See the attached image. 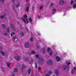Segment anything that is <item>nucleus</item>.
Here are the masks:
<instances>
[{
  "mask_svg": "<svg viewBox=\"0 0 76 76\" xmlns=\"http://www.w3.org/2000/svg\"><path fill=\"white\" fill-rule=\"evenodd\" d=\"M7 32H9V28H7Z\"/></svg>",
  "mask_w": 76,
  "mask_h": 76,
  "instance_id": "32",
  "label": "nucleus"
},
{
  "mask_svg": "<svg viewBox=\"0 0 76 76\" xmlns=\"http://www.w3.org/2000/svg\"><path fill=\"white\" fill-rule=\"evenodd\" d=\"M31 54H35V52L34 50H32L31 52Z\"/></svg>",
  "mask_w": 76,
  "mask_h": 76,
  "instance_id": "23",
  "label": "nucleus"
},
{
  "mask_svg": "<svg viewBox=\"0 0 76 76\" xmlns=\"http://www.w3.org/2000/svg\"><path fill=\"white\" fill-rule=\"evenodd\" d=\"M45 49H43V51H42L43 53H44V51H45Z\"/></svg>",
  "mask_w": 76,
  "mask_h": 76,
  "instance_id": "34",
  "label": "nucleus"
},
{
  "mask_svg": "<svg viewBox=\"0 0 76 76\" xmlns=\"http://www.w3.org/2000/svg\"><path fill=\"white\" fill-rule=\"evenodd\" d=\"M48 64H52V61L51 60H49L47 62Z\"/></svg>",
  "mask_w": 76,
  "mask_h": 76,
  "instance_id": "8",
  "label": "nucleus"
},
{
  "mask_svg": "<svg viewBox=\"0 0 76 76\" xmlns=\"http://www.w3.org/2000/svg\"><path fill=\"white\" fill-rule=\"evenodd\" d=\"M64 3V1H63V0H60L59 4H63Z\"/></svg>",
  "mask_w": 76,
  "mask_h": 76,
  "instance_id": "11",
  "label": "nucleus"
},
{
  "mask_svg": "<svg viewBox=\"0 0 76 76\" xmlns=\"http://www.w3.org/2000/svg\"><path fill=\"white\" fill-rule=\"evenodd\" d=\"M52 73V72H51V71H50L48 72V74L46 75V76H50V75H51V74Z\"/></svg>",
  "mask_w": 76,
  "mask_h": 76,
  "instance_id": "16",
  "label": "nucleus"
},
{
  "mask_svg": "<svg viewBox=\"0 0 76 76\" xmlns=\"http://www.w3.org/2000/svg\"><path fill=\"white\" fill-rule=\"evenodd\" d=\"M52 12L53 13H54V12H56V9H53Z\"/></svg>",
  "mask_w": 76,
  "mask_h": 76,
  "instance_id": "21",
  "label": "nucleus"
},
{
  "mask_svg": "<svg viewBox=\"0 0 76 76\" xmlns=\"http://www.w3.org/2000/svg\"><path fill=\"white\" fill-rule=\"evenodd\" d=\"M4 35H7V33H6L4 34Z\"/></svg>",
  "mask_w": 76,
  "mask_h": 76,
  "instance_id": "44",
  "label": "nucleus"
},
{
  "mask_svg": "<svg viewBox=\"0 0 76 76\" xmlns=\"http://www.w3.org/2000/svg\"><path fill=\"white\" fill-rule=\"evenodd\" d=\"M39 61L40 62H42V61H44V60H43V58H39Z\"/></svg>",
  "mask_w": 76,
  "mask_h": 76,
  "instance_id": "13",
  "label": "nucleus"
},
{
  "mask_svg": "<svg viewBox=\"0 0 76 76\" xmlns=\"http://www.w3.org/2000/svg\"><path fill=\"white\" fill-rule=\"evenodd\" d=\"M37 18L38 19H39L41 18V16H40V15H38L37 16Z\"/></svg>",
  "mask_w": 76,
  "mask_h": 76,
  "instance_id": "26",
  "label": "nucleus"
},
{
  "mask_svg": "<svg viewBox=\"0 0 76 76\" xmlns=\"http://www.w3.org/2000/svg\"><path fill=\"white\" fill-rule=\"evenodd\" d=\"M22 69H25V68H26V67L25 66H24V65L23 64L22 65Z\"/></svg>",
  "mask_w": 76,
  "mask_h": 76,
  "instance_id": "25",
  "label": "nucleus"
},
{
  "mask_svg": "<svg viewBox=\"0 0 76 76\" xmlns=\"http://www.w3.org/2000/svg\"><path fill=\"white\" fill-rule=\"evenodd\" d=\"M14 41H15V42L17 41H18V38H15L14 39Z\"/></svg>",
  "mask_w": 76,
  "mask_h": 76,
  "instance_id": "27",
  "label": "nucleus"
},
{
  "mask_svg": "<svg viewBox=\"0 0 76 76\" xmlns=\"http://www.w3.org/2000/svg\"><path fill=\"white\" fill-rule=\"evenodd\" d=\"M23 18H24L25 19L22 18V19L23 20L24 23H29V21H28V20L26 19L27 18V15H24L23 16Z\"/></svg>",
  "mask_w": 76,
  "mask_h": 76,
  "instance_id": "1",
  "label": "nucleus"
},
{
  "mask_svg": "<svg viewBox=\"0 0 76 76\" xmlns=\"http://www.w3.org/2000/svg\"><path fill=\"white\" fill-rule=\"evenodd\" d=\"M21 36V37H23L24 35V34H23V32H21L20 34Z\"/></svg>",
  "mask_w": 76,
  "mask_h": 76,
  "instance_id": "22",
  "label": "nucleus"
},
{
  "mask_svg": "<svg viewBox=\"0 0 76 76\" xmlns=\"http://www.w3.org/2000/svg\"><path fill=\"white\" fill-rule=\"evenodd\" d=\"M11 35L12 37H15V34L14 32H12Z\"/></svg>",
  "mask_w": 76,
  "mask_h": 76,
  "instance_id": "15",
  "label": "nucleus"
},
{
  "mask_svg": "<svg viewBox=\"0 0 76 76\" xmlns=\"http://www.w3.org/2000/svg\"><path fill=\"white\" fill-rule=\"evenodd\" d=\"M26 2H27L28 1V0H26Z\"/></svg>",
  "mask_w": 76,
  "mask_h": 76,
  "instance_id": "48",
  "label": "nucleus"
},
{
  "mask_svg": "<svg viewBox=\"0 0 76 76\" xmlns=\"http://www.w3.org/2000/svg\"><path fill=\"white\" fill-rule=\"evenodd\" d=\"M1 53L2 56H4V53L3 51H1Z\"/></svg>",
  "mask_w": 76,
  "mask_h": 76,
  "instance_id": "18",
  "label": "nucleus"
},
{
  "mask_svg": "<svg viewBox=\"0 0 76 76\" xmlns=\"http://www.w3.org/2000/svg\"><path fill=\"white\" fill-rule=\"evenodd\" d=\"M39 69H40V68H39Z\"/></svg>",
  "mask_w": 76,
  "mask_h": 76,
  "instance_id": "50",
  "label": "nucleus"
},
{
  "mask_svg": "<svg viewBox=\"0 0 76 76\" xmlns=\"http://www.w3.org/2000/svg\"><path fill=\"white\" fill-rule=\"evenodd\" d=\"M48 52L49 53L50 56H52L53 54V50H51L50 48H48Z\"/></svg>",
  "mask_w": 76,
  "mask_h": 76,
  "instance_id": "3",
  "label": "nucleus"
},
{
  "mask_svg": "<svg viewBox=\"0 0 76 76\" xmlns=\"http://www.w3.org/2000/svg\"><path fill=\"white\" fill-rule=\"evenodd\" d=\"M2 50V48L0 47V50Z\"/></svg>",
  "mask_w": 76,
  "mask_h": 76,
  "instance_id": "45",
  "label": "nucleus"
},
{
  "mask_svg": "<svg viewBox=\"0 0 76 76\" xmlns=\"http://www.w3.org/2000/svg\"><path fill=\"white\" fill-rule=\"evenodd\" d=\"M14 72H18V69L15 68L14 70Z\"/></svg>",
  "mask_w": 76,
  "mask_h": 76,
  "instance_id": "19",
  "label": "nucleus"
},
{
  "mask_svg": "<svg viewBox=\"0 0 76 76\" xmlns=\"http://www.w3.org/2000/svg\"><path fill=\"white\" fill-rule=\"evenodd\" d=\"M24 59L25 61H26L27 60H28V58H24Z\"/></svg>",
  "mask_w": 76,
  "mask_h": 76,
  "instance_id": "30",
  "label": "nucleus"
},
{
  "mask_svg": "<svg viewBox=\"0 0 76 76\" xmlns=\"http://www.w3.org/2000/svg\"><path fill=\"white\" fill-rule=\"evenodd\" d=\"M29 4H27L26 5V12H28V11L29 10Z\"/></svg>",
  "mask_w": 76,
  "mask_h": 76,
  "instance_id": "6",
  "label": "nucleus"
},
{
  "mask_svg": "<svg viewBox=\"0 0 76 76\" xmlns=\"http://www.w3.org/2000/svg\"><path fill=\"white\" fill-rule=\"evenodd\" d=\"M15 59L17 61H19L20 59V57L18 56H16L15 57Z\"/></svg>",
  "mask_w": 76,
  "mask_h": 76,
  "instance_id": "7",
  "label": "nucleus"
},
{
  "mask_svg": "<svg viewBox=\"0 0 76 76\" xmlns=\"http://www.w3.org/2000/svg\"><path fill=\"white\" fill-rule=\"evenodd\" d=\"M9 66H10V63H7V67H9Z\"/></svg>",
  "mask_w": 76,
  "mask_h": 76,
  "instance_id": "33",
  "label": "nucleus"
},
{
  "mask_svg": "<svg viewBox=\"0 0 76 76\" xmlns=\"http://www.w3.org/2000/svg\"><path fill=\"white\" fill-rule=\"evenodd\" d=\"M28 74H30V72H31V69H29L28 70Z\"/></svg>",
  "mask_w": 76,
  "mask_h": 76,
  "instance_id": "31",
  "label": "nucleus"
},
{
  "mask_svg": "<svg viewBox=\"0 0 76 76\" xmlns=\"http://www.w3.org/2000/svg\"><path fill=\"white\" fill-rule=\"evenodd\" d=\"M35 57L36 58H38L39 57V55L38 54L36 55Z\"/></svg>",
  "mask_w": 76,
  "mask_h": 76,
  "instance_id": "24",
  "label": "nucleus"
},
{
  "mask_svg": "<svg viewBox=\"0 0 76 76\" xmlns=\"http://www.w3.org/2000/svg\"><path fill=\"white\" fill-rule=\"evenodd\" d=\"M37 48H39V47L37 46Z\"/></svg>",
  "mask_w": 76,
  "mask_h": 76,
  "instance_id": "46",
  "label": "nucleus"
},
{
  "mask_svg": "<svg viewBox=\"0 0 76 76\" xmlns=\"http://www.w3.org/2000/svg\"><path fill=\"white\" fill-rule=\"evenodd\" d=\"M73 64H75V62H73Z\"/></svg>",
  "mask_w": 76,
  "mask_h": 76,
  "instance_id": "49",
  "label": "nucleus"
},
{
  "mask_svg": "<svg viewBox=\"0 0 76 76\" xmlns=\"http://www.w3.org/2000/svg\"><path fill=\"white\" fill-rule=\"evenodd\" d=\"M73 4H74L73 8L74 9H75V8H76V2H74Z\"/></svg>",
  "mask_w": 76,
  "mask_h": 76,
  "instance_id": "14",
  "label": "nucleus"
},
{
  "mask_svg": "<svg viewBox=\"0 0 76 76\" xmlns=\"http://www.w3.org/2000/svg\"><path fill=\"white\" fill-rule=\"evenodd\" d=\"M4 0H0V1L1 3H3L4 2Z\"/></svg>",
  "mask_w": 76,
  "mask_h": 76,
  "instance_id": "37",
  "label": "nucleus"
},
{
  "mask_svg": "<svg viewBox=\"0 0 76 76\" xmlns=\"http://www.w3.org/2000/svg\"><path fill=\"white\" fill-rule=\"evenodd\" d=\"M32 10H34V7H33L32 8Z\"/></svg>",
  "mask_w": 76,
  "mask_h": 76,
  "instance_id": "43",
  "label": "nucleus"
},
{
  "mask_svg": "<svg viewBox=\"0 0 76 76\" xmlns=\"http://www.w3.org/2000/svg\"><path fill=\"white\" fill-rule=\"evenodd\" d=\"M26 30L28 32V29L27 28H26Z\"/></svg>",
  "mask_w": 76,
  "mask_h": 76,
  "instance_id": "47",
  "label": "nucleus"
},
{
  "mask_svg": "<svg viewBox=\"0 0 76 76\" xmlns=\"http://www.w3.org/2000/svg\"><path fill=\"white\" fill-rule=\"evenodd\" d=\"M53 3H51L50 4V6H53Z\"/></svg>",
  "mask_w": 76,
  "mask_h": 76,
  "instance_id": "40",
  "label": "nucleus"
},
{
  "mask_svg": "<svg viewBox=\"0 0 76 76\" xmlns=\"http://www.w3.org/2000/svg\"><path fill=\"white\" fill-rule=\"evenodd\" d=\"M55 73L56 76H58V69H56V70Z\"/></svg>",
  "mask_w": 76,
  "mask_h": 76,
  "instance_id": "10",
  "label": "nucleus"
},
{
  "mask_svg": "<svg viewBox=\"0 0 76 76\" xmlns=\"http://www.w3.org/2000/svg\"><path fill=\"white\" fill-rule=\"evenodd\" d=\"M10 27H13V26L12 24H11L10 26Z\"/></svg>",
  "mask_w": 76,
  "mask_h": 76,
  "instance_id": "41",
  "label": "nucleus"
},
{
  "mask_svg": "<svg viewBox=\"0 0 76 76\" xmlns=\"http://www.w3.org/2000/svg\"><path fill=\"white\" fill-rule=\"evenodd\" d=\"M35 68H37V64L36 63L35 64Z\"/></svg>",
  "mask_w": 76,
  "mask_h": 76,
  "instance_id": "39",
  "label": "nucleus"
},
{
  "mask_svg": "<svg viewBox=\"0 0 76 76\" xmlns=\"http://www.w3.org/2000/svg\"><path fill=\"white\" fill-rule=\"evenodd\" d=\"M3 18H4V16L3 15H1L0 16V18H1V19H3Z\"/></svg>",
  "mask_w": 76,
  "mask_h": 76,
  "instance_id": "28",
  "label": "nucleus"
},
{
  "mask_svg": "<svg viewBox=\"0 0 76 76\" xmlns=\"http://www.w3.org/2000/svg\"><path fill=\"white\" fill-rule=\"evenodd\" d=\"M30 40L31 42L33 41V37H31L30 38Z\"/></svg>",
  "mask_w": 76,
  "mask_h": 76,
  "instance_id": "20",
  "label": "nucleus"
},
{
  "mask_svg": "<svg viewBox=\"0 0 76 76\" xmlns=\"http://www.w3.org/2000/svg\"><path fill=\"white\" fill-rule=\"evenodd\" d=\"M73 3V1H71V2L70 3V4H72Z\"/></svg>",
  "mask_w": 76,
  "mask_h": 76,
  "instance_id": "38",
  "label": "nucleus"
},
{
  "mask_svg": "<svg viewBox=\"0 0 76 76\" xmlns=\"http://www.w3.org/2000/svg\"><path fill=\"white\" fill-rule=\"evenodd\" d=\"M24 47L25 48H29V43L28 42H25L24 43Z\"/></svg>",
  "mask_w": 76,
  "mask_h": 76,
  "instance_id": "5",
  "label": "nucleus"
},
{
  "mask_svg": "<svg viewBox=\"0 0 76 76\" xmlns=\"http://www.w3.org/2000/svg\"><path fill=\"white\" fill-rule=\"evenodd\" d=\"M28 20L30 23H31V22H32V18H29L28 19Z\"/></svg>",
  "mask_w": 76,
  "mask_h": 76,
  "instance_id": "17",
  "label": "nucleus"
},
{
  "mask_svg": "<svg viewBox=\"0 0 76 76\" xmlns=\"http://www.w3.org/2000/svg\"><path fill=\"white\" fill-rule=\"evenodd\" d=\"M20 2H19L16 5L15 4H13L12 5V7L13 9H14L15 7H16V8H18V7H19V6H20Z\"/></svg>",
  "mask_w": 76,
  "mask_h": 76,
  "instance_id": "2",
  "label": "nucleus"
},
{
  "mask_svg": "<svg viewBox=\"0 0 76 76\" xmlns=\"http://www.w3.org/2000/svg\"><path fill=\"white\" fill-rule=\"evenodd\" d=\"M15 0H11V1H12V2H15Z\"/></svg>",
  "mask_w": 76,
  "mask_h": 76,
  "instance_id": "42",
  "label": "nucleus"
},
{
  "mask_svg": "<svg viewBox=\"0 0 76 76\" xmlns=\"http://www.w3.org/2000/svg\"><path fill=\"white\" fill-rule=\"evenodd\" d=\"M43 6H41L40 7V9L41 10L42 9Z\"/></svg>",
  "mask_w": 76,
  "mask_h": 76,
  "instance_id": "35",
  "label": "nucleus"
},
{
  "mask_svg": "<svg viewBox=\"0 0 76 76\" xmlns=\"http://www.w3.org/2000/svg\"><path fill=\"white\" fill-rule=\"evenodd\" d=\"M65 64H67V65L65 66L66 67H67V68H69V65L70 64V60H68L66 61H65Z\"/></svg>",
  "mask_w": 76,
  "mask_h": 76,
  "instance_id": "4",
  "label": "nucleus"
},
{
  "mask_svg": "<svg viewBox=\"0 0 76 76\" xmlns=\"http://www.w3.org/2000/svg\"><path fill=\"white\" fill-rule=\"evenodd\" d=\"M37 34H38V35H40V33L39 32H37Z\"/></svg>",
  "mask_w": 76,
  "mask_h": 76,
  "instance_id": "36",
  "label": "nucleus"
},
{
  "mask_svg": "<svg viewBox=\"0 0 76 76\" xmlns=\"http://www.w3.org/2000/svg\"><path fill=\"white\" fill-rule=\"evenodd\" d=\"M2 26L3 28H5V25L3 24Z\"/></svg>",
  "mask_w": 76,
  "mask_h": 76,
  "instance_id": "29",
  "label": "nucleus"
},
{
  "mask_svg": "<svg viewBox=\"0 0 76 76\" xmlns=\"http://www.w3.org/2000/svg\"><path fill=\"white\" fill-rule=\"evenodd\" d=\"M56 60L58 61H59L60 60V58L58 56L56 57Z\"/></svg>",
  "mask_w": 76,
  "mask_h": 76,
  "instance_id": "12",
  "label": "nucleus"
},
{
  "mask_svg": "<svg viewBox=\"0 0 76 76\" xmlns=\"http://www.w3.org/2000/svg\"><path fill=\"white\" fill-rule=\"evenodd\" d=\"M74 70H76V67H74L73 70H72L71 71V73L72 74H73V73H74Z\"/></svg>",
  "mask_w": 76,
  "mask_h": 76,
  "instance_id": "9",
  "label": "nucleus"
},
{
  "mask_svg": "<svg viewBox=\"0 0 76 76\" xmlns=\"http://www.w3.org/2000/svg\"><path fill=\"white\" fill-rule=\"evenodd\" d=\"M13 75H14V74H13Z\"/></svg>",
  "mask_w": 76,
  "mask_h": 76,
  "instance_id": "51",
  "label": "nucleus"
},
{
  "mask_svg": "<svg viewBox=\"0 0 76 76\" xmlns=\"http://www.w3.org/2000/svg\"><path fill=\"white\" fill-rule=\"evenodd\" d=\"M29 55H30V54H29Z\"/></svg>",
  "mask_w": 76,
  "mask_h": 76,
  "instance_id": "52",
  "label": "nucleus"
}]
</instances>
